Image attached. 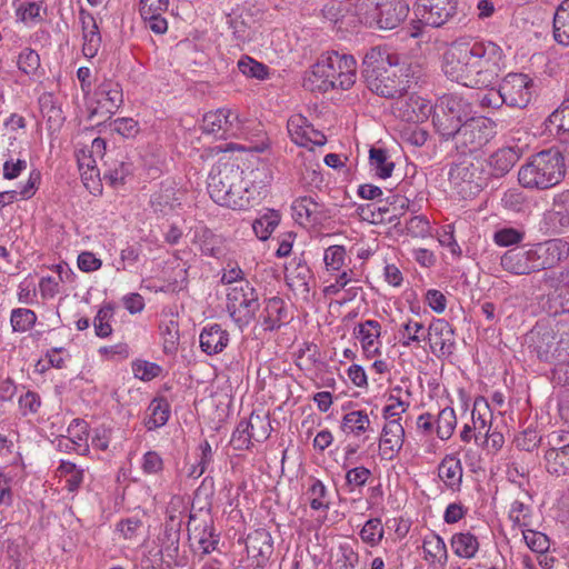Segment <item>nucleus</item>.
Segmentation results:
<instances>
[{"mask_svg": "<svg viewBox=\"0 0 569 569\" xmlns=\"http://www.w3.org/2000/svg\"><path fill=\"white\" fill-rule=\"evenodd\" d=\"M132 164L123 160L114 161L109 169L104 172V179H107L111 186L123 184L126 178L131 173Z\"/></svg>", "mask_w": 569, "mask_h": 569, "instance_id": "obj_55", "label": "nucleus"}, {"mask_svg": "<svg viewBox=\"0 0 569 569\" xmlns=\"http://www.w3.org/2000/svg\"><path fill=\"white\" fill-rule=\"evenodd\" d=\"M502 58V49L491 41L459 39L445 51L442 70L466 87L488 88L501 72Z\"/></svg>", "mask_w": 569, "mask_h": 569, "instance_id": "obj_1", "label": "nucleus"}, {"mask_svg": "<svg viewBox=\"0 0 569 569\" xmlns=\"http://www.w3.org/2000/svg\"><path fill=\"white\" fill-rule=\"evenodd\" d=\"M260 307L258 290L248 280H240L232 288H227L226 308L239 329L242 330L256 319Z\"/></svg>", "mask_w": 569, "mask_h": 569, "instance_id": "obj_8", "label": "nucleus"}, {"mask_svg": "<svg viewBox=\"0 0 569 569\" xmlns=\"http://www.w3.org/2000/svg\"><path fill=\"white\" fill-rule=\"evenodd\" d=\"M247 552L257 559V565H264L273 551V541L269 531L257 529L249 533L246 540Z\"/></svg>", "mask_w": 569, "mask_h": 569, "instance_id": "obj_26", "label": "nucleus"}, {"mask_svg": "<svg viewBox=\"0 0 569 569\" xmlns=\"http://www.w3.org/2000/svg\"><path fill=\"white\" fill-rule=\"evenodd\" d=\"M450 179L461 187L462 191L469 193L479 192L487 184L483 164L479 160H463L457 163L450 170Z\"/></svg>", "mask_w": 569, "mask_h": 569, "instance_id": "obj_13", "label": "nucleus"}, {"mask_svg": "<svg viewBox=\"0 0 569 569\" xmlns=\"http://www.w3.org/2000/svg\"><path fill=\"white\" fill-rule=\"evenodd\" d=\"M219 541V535L214 532L213 527L204 526L202 533L198 540L201 553L203 556L211 553L213 550L217 549Z\"/></svg>", "mask_w": 569, "mask_h": 569, "instance_id": "obj_64", "label": "nucleus"}, {"mask_svg": "<svg viewBox=\"0 0 569 569\" xmlns=\"http://www.w3.org/2000/svg\"><path fill=\"white\" fill-rule=\"evenodd\" d=\"M463 469L459 458L447 455L438 466V477L451 491H459L462 483Z\"/></svg>", "mask_w": 569, "mask_h": 569, "instance_id": "obj_30", "label": "nucleus"}, {"mask_svg": "<svg viewBox=\"0 0 569 569\" xmlns=\"http://www.w3.org/2000/svg\"><path fill=\"white\" fill-rule=\"evenodd\" d=\"M391 111L395 117L410 123L423 121L431 112L432 106L416 94H409L407 87L399 97L391 98Z\"/></svg>", "mask_w": 569, "mask_h": 569, "instance_id": "obj_10", "label": "nucleus"}, {"mask_svg": "<svg viewBox=\"0 0 569 569\" xmlns=\"http://www.w3.org/2000/svg\"><path fill=\"white\" fill-rule=\"evenodd\" d=\"M238 69L242 74L263 80L268 76V67L252 58L244 56L238 61Z\"/></svg>", "mask_w": 569, "mask_h": 569, "instance_id": "obj_52", "label": "nucleus"}, {"mask_svg": "<svg viewBox=\"0 0 569 569\" xmlns=\"http://www.w3.org/2000/svg\"><path fill=\"white\" fill-rule=\"evenodd\" d=\"M357 61L350 54L330 51L322 53L306 74L303 87L310 91L349 90L357 78Z\"/></svg>", "mask_w": 569, "mask_h": 569, "instance_id": "obj_3", "label": "nucleus"}, {"mask_svg": "<svg viewBox=\"0 0 569 569\" xmlns=\"http://www.w3.org/2000/svg\"><path fill=\"white\" fill-rule=\"evenodd\" d=\"M17 63L23 73L33 74L40 67V57L34 50L26 48L20 52Z\"/></svg>", "mask_w": 569, "mask_h": 569, "instance_id": "obj_58", "label": "nucleus"}, {"mask_svg": "<svg viewBox=\"0 0 569 569\" xmlns=\"http://www.w3.org/2000/svg\"><path fill=\"white\" fill-rule=\"evenodd\" d=\"M402 335V346L409 347L412 342H421L427 339V333H425V327L421 322L409 320L408 322L402 325V330L400 331Z\"/></svg>", "mask_w": 569, "mask_h": 569, "instance_id": "obj_53", "label": "nucleus"}, {"mask_svg": "<svg viewBox=\"0 0 569 569\" xmlns=\"http://www.w3.org/2000/svg\"><path fill=\"white\" fill-rule=\"evenodd\" d=\"M201 350L208 356L223 351L229 342V332L218 323L204 327L200 333Z\"/></svg>", "mask_w": 569, "mask_h": 569, "instance_id": "obj_28", "label": "nucleus"}, {"mask_svg": "<svg viewBox=\"0 0 569 569\" xmlns=\"http://www.w3.org/2000/svg\"><path fill=\"white\" fill-rule=\"evenodd\" d=\"M470 114L471 104L466 99L457 94H445L435 107L432 122L441 138L449 140Z\"/></svg>", "mask_w": 569, "mask_h": 569, "instance_id": "obj_7", "label": "nucleus"}, {"mask_svg": "<svg viewBox=\"0 0 569 569\" xmlns=\"http://www.w3.org/2000/svg\"><path fill=\"white\" fill-rule=\"evenodd\" d=\"M97 107L90 118L98 117L101 121L110 119L123 103L122 88L112 80L102 81L94 91Z\"/></svg>", "mask_w": 569, "mask_h": 569, "instance_id": "obj_11", "label": "nucleus"}, {"mask_svg": "<svg viewBox=\"0 0 569 569\" xmlns=\"http://www.w3.org/2000/svg\"><path fill=\"white\" fill-rule=\"evenodd\" d=\"M362 78L373 93L391 99L405 91V81L397 74L391 58L379 48L370 49L362 61Z\"/></svg>", "mask_w": 569, "mask_h": 569, "instance_id": "obj_5", "label": "nucleus"}, {"mask_svg": "<svg viewBox=\"0 0 569 569\" xmlns=\"http://www.w3.org/2000/svg\"><path fill=\"white\" fill-rule=\"evenodd\" d=\"M545 222L553 233L569 228V191L555 196L551 209L545 213Z\"/></svg>", "mask_w": 569, "mask_h": 569, "instance_id": "obj_24", "label": "nucleus"}, {"mask_svg": "<svg viewBox=\"0 0 569 569\" xmlns=\"http://www.w3.org/2000/svg\"><path fill=\"white\" fill-rule=\"evenodd\" d=\"M457 426L456 412L451 407L443 408L436 420V432L441 440H448Z\"/></svg>", "mask_w": 569, "mask_h": 569, "instance_id": "obj_42", "label": "nucleus"}, {"mask_svg": "<svg viewBox=\"0 0 569 569\" xmlns=\"http://www.w3.org/2000/svg\"><path fill=\"white\" fill-rule=\"evenodd\" d=\"M509 519L521 529L531 526V507L520 500H515L509 510Z\"/></svg>", "mask_w": 569, "mask_h": 569, "instance_id": "obj_49", "label": "nucleus"}, {"mask_svg": "<svg viewBox=\"0 0 569 569\" xmlns=\"http://www.w3.org/2000/svg\"><path fill=\"white\" fill-rule=\"evenodd\" d=\"M416 12L422 22L438 28L456 16L457 0H418Z\"/></svg>", "mask_w": 569, "mask_h": 569, "instance_id": "obj_15", "label": "nucleus"}, {"mask_svg": "<svg viewBox=\"0 0 569 569\" xmlns=\"http://www.w3.org/2000/svg\"><path fill=\"white\" fill-rule=\"evenodd\" d=\"M450 545L456 556L466 559L473 558L480 547L478 538L469 531L455 533Z\"/></svg>", "mask_w": 569, "mask_h": 569, "instance_id": "obj_32", "label": "nucleus"}, {"mask_svg": "<svg viewBox=\"0 0 569 569\" xmlns=\"http://www.w3.org/2000/svg\"><path fill=\"white\" fill-rule=\"evenodd\" d=\"M553 36L561 44H569V0H563L553 16Z\"/></svg>", "mask_w": 569, "mask_h": 569, "instance_id": "obj_34", "label": "nucleus"}, {"mask_svg": "<svg viewBox=\"0 0 569 569\" xmlns=\"http://www.w3.org/2000/svg\"><path fill=\"white\" fill-rule=\"evenodd\" d=\"M150 415L146 420L148 430L164 426L170 416V406L164 399H154L149 406Z\"/></svg>", "mask_w": 569, "mask_h": 569, "instance_id": "obj_40", "label": "nucleus"}, {"mask_svg": "<svg viewBox=\"0 0 569 569\" xmlns=\"http://www.w3.org/2000/svg\"><path fill=\"white\" fill-rule=\"evenodd\" d=\"M423 559L430 563L445 566L448 561V550L445 540L436 533L423 539Z\"/></svg>", "mask_w": 569, "mask_h": 569, "instance_id": "obj_31", "label": "nucleus"}, {"mask_svg": "<svg viewBox=\"0 0 569 569\" xmlns=\"http://www.w3.org/2000/svg\"><path fill=\"white\" fill-rule=\"evenodd\" d=\"M37 321V315L33 310L27 308H17L11 311L10 323L14 332H26L30 330Z\"/></svg>", "mask_w": 569, "mask_h": 569, "instance_id": "obj_44", "label": "nucleus"}, {"mask_svg": "<svg viewBox=\"0 0 569 569\" xmlns=\"http://www.w3.org/2000/svg\"><path fill=\"white\" fill-rule=\"evenodd\" d=\"M247 423L254 441L261 442L269 438L272 427L268 416L252 413Z\"/></svg>", "mask_w": 569, "mask_h": 569, "instance_id": "obj_45", "label": "nucleus"}, {"mask_svg": "<svg viewBox=\"0 0 569 569\" xmlns=\"http://www.w3.org/2000/svg\"><path fill=\"white\" fill-rule=\"evenodd\" d=\"M310 126L306 117L301 114L291 116L287 122V129L291 140L298 146L306 147V137Z\"/></svg>", "mask_w": 569, "mask_h": 569, "instance_id": "obj_43", "label": "nucleus"}, {"mask_svg": "<svg viewBox=\"0 0 569 569\" xmlns=\"http://www.w3.org/2000/svg\"><path fill=\"white\" fill-rule=\"evenodd\" d=\"M227 23L232 30L233 38L238 43H244L251 39L250 28L241 17L228 14Z\"/></svg>", "mask_w": 569, "mask_h": 569, "instance_id": "obj_59", "label": "nucleus"}, {"mask_svg": "<svg viewBox=\"0 0 569 569\" xmlns=\"http://www.w3.org/2000/svg\"><path fill=\"white\" fill-rule=\"evenodd\" d=\"M190 232L192 233L191 241L199 246L204 256L218 258L222 254V238L207 226L200 222L191 228Z\"/></svg>", "mask_w": 569, "mask_h": 569, "instance_id": "obj_27", "label": "nucleus"}, {"mask_svg": "<svg viewBox=\"0 0 569 569\" xmlns=\"http://www.w3.org/2000/svg\"><path fill=\"white\" fill-rule=\"evenodd\" d=\"M370 476L371 471L363 466L352 468L346 473V486L353 491L356 488L363 487Z\"/></svg>", "mask_w": 569, "mask_h": 569, "instance_id": "obj_62", "label": "nucleus"}, {"mask_svg": "<svg viewBox=\"0 0 569 569\" xmlns=\"http://www.w3.org/2000/svg\"><path fill=\"white\" fill-rule=\"evenodd\" d=\"M238 114H233L229 109H218L203 116L201 129L206 134H211L218 139H228L236 134L239 129Z\"/></svg>", "mask_w": 569, "mask_h": 569, "instance_id": "obj_16", "label": "nucleus"}, {"mask_svg": "<svg viewBox=\"0 0 569 569\" xmlns=\"http://www.w3.org/2000/svg\"><path fill=\"white\" fill-rule=\"evenodd\" d=\"M522 536L527 543V546L533 551L538 553H543L549 550L550 548V540L549 538L536 530H531L528 528L522 529Z\"/></svg>", "mask_w": 569, "mask_h": 569, "instance_id": "obj_54", "label": "nucleus"}, {"mask_svg": "<svg viewBox=\"0 0 569 569\" xmlns=\"http://www.w3.org/2000/svg\"><path fill=\"white\" fill-rule=\"evenodd\" d=\"M525 231L512 228V227H505L501 229H498L493 233V241L499 247H510L515 244H519L525 239Z\"/></svg>", "mask_w": 569, "mask_h": 569, "instance_id": "obj_50", "label": "nucleus"}, {"mask_svg": "<svg viewBox=\"0 0 569 569\" xmlns=\"http://www.w3.org/2000/svg\"><path fill=\"white\" fill-rule=\"evenodd\" d=\"M57 471L60 478L64 479L69 492L78 491L83 482V469L77 467L73 462L61 460Z\"/></svg>", "mask_w": 569, "mask_h": 569, "instance_id": "obj_39", "label": "nucleus"}, {"mask_svg": "<svg viewBox=\"0 0 569 569\" xmlns=\"http://www.w3.org/2000/svg\"><path fill=\"white\" fill-rule=\"evenodd\" d=\"M342 429L343 431L353 433L355 436L372 431L369 416L362 410L346 413L342 418Z\"/></svg>", "mask_w": 569, "mask_h": 569, "instance_id": "obj_38", "label": "nucleus"}, {"mask_svg": "<svg viewBox=\"0 0 569 569\" xmlns=\"http://www.w3.org/2000/svg\"><path fill=\"white\" fill-rule=\"evenodd\" d=\"M159 333L162 338L163 351L172 355L178 350L179 346V323L176 319L170 318L159 323Z\"/></svg>", "mask_w": 569, "mask_h": 569, "instance_id": "obj_35", "label": "nucleus"}, {"mask_svg": "<svg viewBox=\"0 0 569 569\" xmlns=\"http://www.w3.org/2000/svg\"><path fill=\"white\" fill-rule=\"evenodd\" d=\"M311 277V271L307 263L301 259H293L288 267H286V279L290 287H301L308 290V281Z\"/></svg>", "mask_w": 569, "mask_h": 569, "instance_id": "obj_37", "label": "nucleus"}, {"mask_svg": "<svg viewBox=\"0 0 569 569\" xmlns=\"http://www.w3.org/2000/svg\"><path fill=\"white\" fill-rule=\"evenodd\" d=\"M405 441V428L398 420L388 421L380 437V456L391 460L401 450Z\"/></svg>", "mask_w": 569, "mask_h": 569, "instance_id": "obj_23", "label": "nucleus"}, {"mask_svg": "<svg viewBox=\"0 0 569 569\" xmlns=\"http://www.w3.org/2000/svg\"><path fill=\"white\" fill-rule=\"evenodd\" d=\"M79 20L82 31V53L86 58L92 59L98 54L101 47V34L93 16L86 9L79 10Z\"/></svg>", "mask_w": 569, "mask_h": 569, "instance_id": "obj_22", "label": "nucleus"}, {"mask_svg": "<svg viewBox=\"0 0 569 569\" xmlns=\"http://www.w3.org/2000/svg\"><path fill=\"white\" fill-rule=\"evenodd\" d=\"M356 11L366 26L391 30L405 21L409 7L405 0H357Z\"/></svg>", "mask_w": 569, "mask_h": 569, "instance_id": "obj_6", "label": "nucleus"}, {"mask_svg": "<svg viewBox=\"0 0 569 569\" xmlns=\"http://www.w3.org/2000/svg\"><path fill=\"white\" fill-rule=\"evenodd\" d=\"M550 127H555L557 133L569 136V97L548 118Z\"/></svg>", "mask_w": 569, "mask_h": 569, "instance_id": "obj_48", "label": "nucleus"}, {"mask_svg": "<svg viewBox=\"0 0 569 569\" xmlns=\"http://www.w3.org/2000/svg\"><path fill=\"white\" fill-rule=\"evenodd\" d=\"M369 163L376 174L381 179L391 177L395 169L393 161L390 160L388 151L383 148L372 147L369 151Z\"/></svg>", "mask_w": 569, "mask_h": 569, "instance_id": "obj_36", "label": "nucleus"}, {"mask_svg": "<svg viewBox=\"0 0 569 569\" xmlns=\"http://www.w3.org/2000/svg\"><path fill=\"white\" fill-rule=\"evenodd\" d=\"M557 362L565 365L569 360V326H561L556 331Z\"/></svg>", "mask_w": 569, "mask_h": 569, "instance_id": "obj_61", "label": "nucleus"}, {"mask_svg": "<svg viewBox=\"0 0 569 569\" xmlns=\"http://www.w3.org/2000/svg\"><path fill=\"white\" fill-rule=\"evenodd\" d=\"M260 317L264 330L273 331L279 329L288 322V309L286 302L279 297L267 299Z\"/></svg>", "mask_w": 569, "mask_h": 569, "instance_id": "obj_29", "label": "nucleus"}, {"mask_svg": "<svg viewBox=\"0 0 569 569\" xmlns=\"http://www.w3.org/2000/svg\"><path fill=\"white\" fill-rule=\"evenodd\" d=\"M163 466V459L157 451H147L142 457L141 469L146 475H159Z\"/></svg>", "mask_w": 569, "mask_h": 569, "instance_id": "obj_63", "label": "nucleus"}, {"mask_svg": "<svg viewBox=\"0 0 569 569\" xmlns=\"http://www.w3.org/2000/svg\"><path fill=\"white\" fill-rule=\"evenodd\" d=\"M113 313L114 308L110 303L102 306L98 310L93 319L94 332L98 337L107 338L112 333V327L109 321L113 317Z\"/></svg>", "mask_w": 569, "mask_h": 569, "instance_id": "obj_46", "label": "nucleus"}, {"mask_svg": "<svg viewBox=\"0 0 569 569\" xmlns=\"http://www.w3.org/2000/svg\"><path fill=\"white\" fill-rule=\"evenodd\" d=\"M253 437L248 428L247 420H241L233 431L230 445L234 450H248L252 445Z\"/></svg>", "mask_w": 569, "mask_h": 569, "instance_id": "obj_56", "label": "nucleus"}, {"mask_svg": "<svg viewBox=\"0 0 569 569\" xmlns=\"http://www.w3.org/2000/svg\"><path fill=\"white\" fill-rule=\"evenodd\" d=\"M312 510L327 511L330 508L329 493L325 483L315 478H309V486L305 493Z\"/></svg>", "mask_w": 569, "mask_h": 569, "instance_id": "obj_33", "label": "nucleus"}, {"mask_svg": "<svg viewBox=\"0 0 569 569\" xmlns=\"http://www.w3.org/2000/svg\"><path fill=\"white\" fill-rule=\"evenodd\" d=\"M536 271L550 269L569 257V242L563 239H550L531 244Z\"/></svg>", "mask_w": 569, "mask_h": 569, "instance_id": "obj_14", "label": "nucleus"}, {"mask_svg": "<svg viewBox=\"0 0 569 569\" xmlns=\"http://www.w3.org/2000/svg\"><path fill=\"white\" fill-rule=\"evenodd\" d=\"M495 122L486 117H468L453 140L461 152H475L487 144L496 134Z\"/></svg>", "mask_w": 569, "mask_h": 569, "instance_id": "obj_9", "label": "nucleus"}, {"mask_svg": "<svg viewBox=\"0 0 569 569\" xmlns=\"http://www.w3.org/2000/svg\"><path fill=\"white\" fill-rule=\"evenodd\" d=\"M259 188L243 178V170L234 161H219L208 177L211 199L233 210L251 207L259 198Z\"/></svg>", "mask_w": 569, "mask_h": 569, "instance_id": "obj_2", "label": "nucleus"}, {"mask_svg": "<svg viewBox=\"0 0 569 569\" xmlns=\"http://www.w3.org/2000/svg\"><path fill=\"white\" fill-rule=\"evenodd\" d=\"M532 84V80L527 74H507L499 86L505 104L517 108L527 107L531 100Z\"/></svg>", "mask_w": 569, "mask_h": 569, "instance_id": "obj_12", "label": "nucleus"}, {"mask_svg": "<svg viewBox=\"0 0 569 569\" xmlns=\"http://www.w3.org/2000/svg\"><path fill=\"white\" fill-rule=\"evenodd\" d=\"M319 203L311 197H302L297 199L292 209L299 219L306 218L308 220H316V214L319 212Z\"/></svg>", "mask_w": 569, "mask_h": 569, "instance_id": "obj_57", "label": "nucleus"}, {"mask_svg": "<svg viewBox=\"0 0 569 569\" xmlns=\"http://www.w3.org/2000/svg\"><path fill=\"white\" fill-rule=\"evenodd\" d=\"M530 348L546 362L557 361L556 331L551 328L536 327L529 335Z\"/></svg>", "mask_w": 569, "mask_h": 569, "instance_id": "obj_19", "label": "nucleus"}, {"mask_svg": "<svg viewBox=\"0 0 569 569\" xmlns=\"http://www.w3.org/2000/svg\"><path fill=\"white\" fill-rule=\"evenodd\" d=\"M355 336L361 342L367 358L380 355L381 325L377 320H366L355 328Z\"/></svg>", "mask_w": 569, "mask_h": 569, "instance_id": "obj_25", "label": "nucleus"}, {"mask_svg": "<svg viewBox=\"0 0 569 569\" xmlns=\"http://www.w3.org/2000/svg\"><path fill=\"white\" fill-rule=\"evenodd\" d=\"M566 176V162L558 148L532 154L518 171L519 183L527 189L547 190L559 184Z\"/></svg>", "mask_w": 569, "mask_h": 569, "instance_id": "obj_4", "label": "nucleus"}, {"mask_svg": "<svg viewBox=\"0 0 569 569\" xmlns=\"http://www.w3.org/2000/svg\"><path fill=\"white\" fill-rule=\"evenodd\" d=\"M346 249L342 246H330L326 249L323 260L328 270L338 271L345 264Z\"/></svg>", "mask_w": 569, "mask_h": 569, "instance_id": "obj_60", "label": "nucleus"}, {"mask_svg": "<svg viewBox=\"0 0 569 569\" xmlns=\"http://www.w3.org/2000/svg\"><path fill=\"white\" fill-rule=\"evenodd\" d=\"M523 149L519 146H506L496 150L487 160L490 174L495 178L506 176L520 160Z\"/></svg>", "mask_w": 569, "mask_h": 569, "instance_id": "obj_21", "label": "nucleus"}, {"mask_svg": "<svg viewBox=\"0 0 569 569\" xmlns=\"http://www.w3.org/2000/svg\"><path fill=\"white\" fill-rule=\"evenodd\" d=\"M427 338L433 353L451 355L455 347L453 328L445 319L433 320L428 330Z\"/></svg>", "mask_w": 569, "mask_h": 569, "instance_id": "obj_20", "label": "nucleus"}, {"mask_svg": "<svg viewBox=\"0 0 569 569\" xmlns=\"http://www.w3.org/2000/svg\"><path fill=\"white\" fill-rule=\"evenodd\" d=\"M383 527L381 520L378 518L369 519L360 531V537L363 542L370 546H377L383 538Z\"/></svg>", "mask_w": 569, "mask_h": 569, "instance_id": "obj_51", "label": "nucleus"}, {"mask_svg": "<svg viewBox=\"0 0 569 569\" xmlns=\"http://www.w3.org/2000/svg\"><path fill=\"white\" fill-rule=\"evenodd\" d=\"M500 264L503 270L518 276L537 272L531 246H518L507 250L500 259Z\"/></svg>", "mask_w": 569, "mask_h": 569, "instance_id": "obj_18", "label": "nucleus"}, {"mask_svg": "<svg viewBox=\"0 0 569 569\" xmlns=\"http://www.w3.org/2000/svg\"><path fill=\"white\" fill-rule=\"evenodd\" d=\"M151 207L154 211L167 213L174 209L176 206L180 204L176 198L173 188H166L156 192L150 200Z\"/></svg>", "mask_w": 569, "mask_h": 569, "instance_id": "obj_47", "label": "nucleus"}, {"mask_svg": "<svg viewBox=\"0 0 569 569\" xmlns=\"http://www.w3.org/2000/svg\"><path fill=\"white\" fill-rule=\"evenodd\" d=\"M280 222V214L276 210H268L252 223V229L260 240H267Z\"/></svg>", "mask_w": 569, "mask_h": 569, "instance_id": "obj_41", "label": "nucleus"}, {"mask_svg": "<svg viewBox=\"0 0 569 569\" xmlns=\"http://www.w3.org/2000/svg\"><path fill=\"white\" fill-rule=\"evenodd\" d=\"M569 433L552 437L553 446L545 453L546 469L557 477L569 475Z\"/></svg>", "mask_w": 569, "mask_h": 569, "instance_id": "obj_17", "label": "nucleus"}]
</instances>
